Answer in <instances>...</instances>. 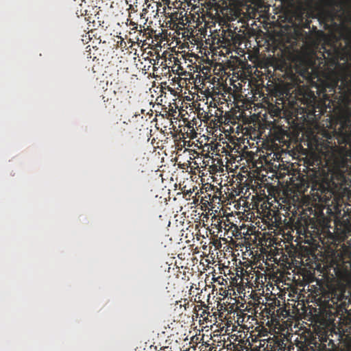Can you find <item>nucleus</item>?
<instances>
[{
	"mask_svg": "<svg viewBox=\"0 0 351 351\" xmlns=\"http://www.w3.org/2000/svg\"><path fill=\"white\" fill-rule=\"evenodd\" d=\"M317 167H308V176L311 178L313 185L312 190H319L323 192L325 189L324 183L328 179V173L324 167H320L321 160H317Z\"/></svg>",
	"mask_w": 351,
	"mask_h": 351,
	"instance_id": "obj_1",
	"label": "nucleus"
},
{
	"mask_svg": "<svg viewBox=\"0 0 351 351\" xmlns=\"http://www.w3.org/2000/svg\"><path fill=\"white\" fill-rule=\"evenodd\" d=\"M314 16L312 12L305 11L304 10H300L297 13L296 19L298 21L299 25L302 28L311 29V19Z\"/></svg>",
	"mask_w": 351,
	"mask_h": 351,
	"instance_id": "obj_2",
	"label": "nucleus"
},
{
	"mask_svg": "<svg viewBox=\"0 0 351 351\" xmlns=\"http://www.w3.org/2000/svg\"><path fill=\"white\" fill-rule=\"evenodd\" d=\"M336 16L337 12L334 11H327L324 14L321 21L324 23L325 29H329L330 26L334 27L337 26L335 22Z\"/></svg>",
	"mask_w": 351,
	"mask_h": 351,
	"instance_id": "obj_3",
	"label": "nucleus"
},
{
	"mask_svg": "<svg viewBox=\"0 0 351 351\" xmlns=\"http://www.w3.org/2000/svg\"><path fill=\"white\" fill-rule=\"evenodd\" d=\"M128 125V123L125 121L123 122H116L112 126V130L114 134H121L124 131H125V126Z\"/></svg>",
	"mask_w": 351,
	"mask_h": 351,
	"instance_id": "obj_4",
	"label": "nucleus"
},
{
	"mask_svg": "<svg viewBox=\"0 0 351 351\" xmlns=\"http://www.w3.org/2000/svg\"><path fill=\"white\" fill-rule=\"evenodd\" d=\"M329 294L330 295V301L333 305H337L338 302L344 298V294L341 291H339V293L332 291Z\"/></svg>",
	"mask_w": 351,
	"mask_h": 351,
	"instance_id": "obj_5",
	"label": "nucleus"
},
{
	"mask_svg": "<svg viewBox=\"0 0 351 351\" xmlns=\"http://www.w3.org/2000/svg\"><path fill=\"white\" fill-rule=\"evenodd\" d=\"M274 71H280L281 72H283L282 77H285V75H288V71H289V69H288V66L285 62L278 64L274 66Z\"/></svg>",
	"mask_w": 351,
	"mask_h": 351,
	"instance_id": "obj_6",
	"label": "nucleus"
},
{
	"mask_svg": "<svg viewBox=\"0 0 351 351\" xmlns=\"http://www.w3.org/2000/svg\"><path fill=\"white\" fill-rule=\"evenodd\" d=\"M287 135V132L282 129H279L275 132L274 139L278 141L280 143L283 142L284 136Z\"/></svg>",
	"mask_w": 351,
	"mask_h": 351,
	"instance_id": "obj_7",
	"label": "nucleus"
},
{
	"mask_svg": "<svg viewBox=\"0 0 351 351\" xmlns=\"http://www.w3.org/2000/svg\"><path fill=\"white\" fill-rule=\"evenodd\" d=\"M282 313L281 308L275 309V307L269 308L268 313L270 315L272 319H276V317H280L279 314Z\"/></svg>",
	"mask_w": 351,
	"mask_h": 351,
	"instance_id": "obj_8",
	"label": "nucleus"
},
{
	"mask_svg": "<svg viewBox=\"0 0 351 351\" xmlns=\"http://www.w3.org/2000/svg\"><path fill=\"white\" fill-rule=\"evenodd\" d=\"M129 25L132 27V30H137L138 29V24L136 22L131 21Z\"/></svg>",
	"mask_w": 351,
	"mask_h": 351,
	"instance_id": "obj_9",
	"label": "nucleus"
},
{
	"mask_svg": "<svg viewBox=\"0 0 351 351\" xmlns=\"http://www.w3.org/2000/svg\"><path fill=\"white\" fill-rule=\"evenodd\" d=\"M343 140H344V141H345L346 143H348V142H349V141H350V139H349V137H348V136H346V137L344 138V139H343Z\"/></svg>",
	"mask_w": 351,
	"mask_h": 351,
	"instance_id": "obj_10",
	"label": "nucleus"
},
{
	"mask_svg": "<svg viewBox=\"0 0 351 351\" xmlns=\"http://www.w3.org/2000/svg\"><path fill=\"white\" fill-rule=\"evenodd\" d=\"M233 39H234V38H233V37H232L231 40H228V44H229V45H230V44H231V42H232V41L233 43H234V42L232 40Z\"/></svg>",
	"mask_w": 351,
	"mask_h": 351,
	"instance_id": "obj_11",
	"label": "nucleus"
},
{
	"mask_svg": "<svg viewBox=\"0 0 351 351\" xmlns=\"http://www.w3.org/2000/svg\"><path fill=\"white\" fill-rule=\"evenodd\" d=\"M120 89H121V87L118 88V89H117V90H115V89H114V94L116 95V94H117V91H119Z\"/></svg>",
	"mask_w": 351,
	"mask_h": 351,
	"instance_id": "obj_12",
	"label": "nucleus"
},
{
	"mask_svg": "<svg viewBox=\"0 0 351 351\" xmlns=\"http://www.w3.org/2000/svg\"><path fill=\"white\" fill-rule=\"evenodd\" d=\"M197 308L199 309V306H198V305L195 306L194 311H196Z\"/></svg>",
	"mask_w": 351,
	"mask_h": 351,
	"instance_id": "obj_13",
	"label": "nucleus"
},
{
	"mask_svg": "<svg viewBox=\"0 0 351 351\" xmlns=\"http://www.w3.org/2000/svg\"><path fill=\"white\" fill-rule=\"evenodd\" d=\"M302 228H303L304 232H306V230L308 228V227L307 226H304Z\"/></svg>",
	"mask_w": 351,
	"mask_h": 351,
	"instance_id": "obj_14",
	"label": "nucleus"
},
{
	"mask_svg": "<svg viewBox=\"0 0 351 351\" xmlns=\"http://www.w3.org/2000/svg\"><path fill=\"white\" fill-rule=\"evenodd\" d=\"M205 313H206V311H204L202 312V314L201 315V317H203V315H204Z\"/></svg>",
	"mask_w": 351,
	"mask_h": 351,
	"instance_id": "obj_15",
	"label": "nucleus"
},
{
	"mask_svg": "<svg viewBox=\"0 0 351 351\" xmlns=\"http://www.w3.org/2000/svg\"><path fill=\"white\" fill-rule=\"evenodd\" d=\"M316 29H317V27H314V26H313V27H312V29H313V30H315Z\"/></svg>",
	"mask_w": 351,
	"mask_h": 351,
	"instance_id": "obj_16",
	"label": "nucleus"
},
{
	"mask_svg": "<svg viewBox=\"0 0 351 351\" xmlns=\"http://www.w3.org/2000/svg\"><path fill=\"white\" fill-rule=\"evenodd\" d=\"M298 231L300 233H301V232H302V230H301V228H300V230H298Z\"/></svg>",
	"mask_w": 351,
	"mask_h": 351,
	"instance_id": "obj_17",
	"label": "nucleus"
},
{
	"mask_svg": "<svg viewBox=\"0 0 351 351\" xmlns=\"http://www.w3.org/2000/svg\"><path fill=\"white\" fill-rule=\"evenodd\" d=\"M350 21L351 22V15L349 16Z\"/></svg>",
	"mask_w": 351,
	"mask_h": 351,
	"instance_id": "obj_18",
	"label": "nucleus"
},
{
	"mask_svg": "<svg viewBox=\"0 0 351 351\" xmlns=\"http://www.w3.org/2000/svg\"><path fill=\"white\" fill-rule=\"evenodd\" d=\"M346 125V123H343V124L342 125V127H344Z\"/></svg>",
	"mask_w": 351,
	"mask_h": 351,
	"instance_id": "obj_19",
	"label": "nucleus"
}]
</instances>
